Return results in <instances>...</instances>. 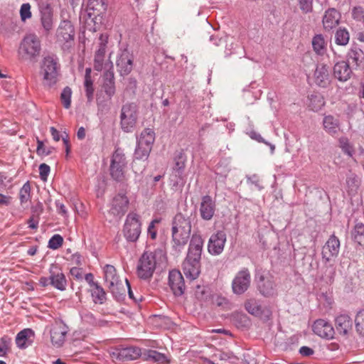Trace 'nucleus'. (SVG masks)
Segmentation results:
<instances>
[{
	"label": "nucleus",
	"instance_id": "nucleus-1",
	"mask_svg": "<svg viewBox=\"0 0 364 364\" xmlns=\"http://www.w3.org/2000/svg\"><path fill=\"white\" fill-rule=\"evenodd\" d=\"M203 247L202 237L193 234L190 241L187 256L182 264L183 273L187 278L195 279L199 276Z\"/></svg>",
	"mask_w": 364,
	"mask_h": 364
},
{
	"label": "nucleus",
	"instance_id": "nucleus-2",
	"mask_svg": "<svg viewBox=\"0 0 364 364\" xmlns=\"http://www.w3.org/2000/svg\"><path fill=\"white\" fill-rule=\"evenodd\" d=\"M165 260L166 255L161 250H156L154 252L145 251L140 257L137 263V276L141 279H150L156 267L164 262Z\"/></svg>",
	"mask_w": 364,
	"mask_h": 364
},
{
	"label": "nucleus",
	"instance_id": "nucleus-3",
	"mask_svg": "<svg viewBox=\"0 0 364 364\" xmlns=\"http://www.w3.org/2000/svg\"><path fill=\"white\" fill-rule=\"evenodd\" d=\"M60 65L58 57L55 55L45 56L41 63L40 74L45 87H54L59 80Z\"/></svg>",
	"mask_w": 364,
	"mask_h": 364
},
{
	"label": "nucleus",
	"instance_id": "nucleus-4",
	"mask_svg": "<svg viewBox=\"0 0 364 364\" xmlns=\"http://www.w3.org/2000/svg\"><path fill=\"white\" fill-rule=\"evenodd\" d=\"M41 52V43L35 34L26 35L21 41L18 53L21 60L36 62Z\"/></svg>",
	"mask_w": 364,
	"mask_h": 364
},
{
	"label": "nucleus",
	"instance_id": "nucleus-5",
	"mask_svg": "<svg viewBox=\"0 0 364 364\" xmlns=\"http://www.w3.org/2000/svg\"><path fill=\"white\" fill-rule=\"evenodd\" d=\"M105 284L109 291L117 299H121L125 295L126 288L117 274L113 265L106 264L103 268Z\"/></svg>",
	"mask_w": 364,
	"mask_h": 364
},
{
	"label": "nucleus",
	"instance_id": "nucleus-6",
	"mask_svg": "<svg viewBox=\"0 0 364 364\" xmlns=\"http://www.w3.org/2000/svg\"><path fill=\"white\" fill-rule=\"evenodd\" d=\"M129 200L124 193L115 195L109 203L106 219L109 222H118L124 215L129 208Z\"/></svg>",
	"mask_w": 364,
	"mask_h": 364
},
{
	"label": "nucleus",
	"instance_id": "nucleus-7",
	"mask_svg": "<svg viewBox=\"0 0 364 364\" xmlns=\"http://www.w3.org/2000/svg\"><path fill=\"white\" fill-rule=\"evenodd\" d=\"M56 42L64 51L70 50L75 45V31L71 21H61L56 31Z\"/></svg>",
	"mask_w": 364,
	"mask_h": 364
},
{
	"label": "nucleus",
	"instance_id": "nucleus-8",
	"mask_svg": "<svg viewBox=\"0 0 364 364\" xmlns=\"http://www.w3.org/2000/svg\"><path fill=\"white\" fill-rule=\"evenodd\" d=\"M138 117V107L135 103H126L122 107L120 125L123 132H132L135 127Z\"/></svg>",
	"mask_w": 364,
	"mask_h": 364
},
{
	"label": "nucleus",
	"instance_id": "nucleus-9",
	"mask_svg": "<svg viewBox=\"0 0 364 364\" xmlns=\"http://www.w3.org/2000/svg\"><path fill=\"white\" fill-rule=\"evenodd\" d=\"M141 223L140 216L135 212H130L126 218L123 234L129 242H136L141 234Z\"/></svg>",
	"mask_w": 364,
	"mask_h": 364
},
{
	"label": "nucleus",
	"instance_id": "nucleus-10",
	"mask_svg": "<svg viewBox=\"0 0 364 364\" xmlns=\"http://www.w3.org/2000/svg\"><path fill=\"white\" fill-rule=\"evenodd\" d=\"M127 161L123 151L117 148L112 154L110 164V174L117 181H122L124 178V168Z\"/></svg>",
	"mask_w": 364,
	"mask_h": 364
},
{
	"label": "nucleus",
	"instance_id": "nucleus-11",
	"mask_svg": "<svg viewBox=\"0 0 364 364\" xmlns=\"http://www.w3.org/2000/svg\"><path fill=\"white\" fill-rule=\"evenodd\" d=\"M151 148H148L136 142V146L134 154V160L132 168L136 174H141L145 170L146 166V161L148 159Z\"/></svg>",
	"mask_w": 364,
	"mask_h": 364
},
{
	"label": "nucleus",
	"instance_id": "nucleus-12",
	"mask_svg": "<svg viewBox=\"0 0 364 364\" xmlns=\"http://www.w3.org/2000/svg\"><path fill=\"white\" fill-rule=\"evenodd\" d=\"M251 274L247 268H242L234 277L232 282V292L237 295L244 294L250 287Z\"/></svg>",
	"mask_w": 364,
	"mask_h": 364
},
{
	"label": "nucleus",
	"instance_id": "nucleus-13",
	"mask_svg": "<svg viewBox=\"0 0 364 364\" xmlns=\"http://www.w3.org/2000/svg\"><path fill=\"white\" fill-rule=\"evenodd\" d=\"M38 9L41 26L48 33L53 26V11L49 0H39Z\"/></svg>",
	"mask_w": 364,
	"mask_h": 364
},
{
	"label": "nucleus",
	"instance_id": "nucleus-14",
	"mask_svg": "<svg viewBox=\"0 0 364 364\" xmlns=\"http://www.w3.org/2000/svg\"><path fill=\"white\" fill-rule=\"evenodd\" d=\"M69 331L68 326L63 321H55L50 330V341L56 348L61 347Z\"/></svg>",
	"mask_w": 364,
	"mask_h": 364
},
{
	"label": "nucleus",
	"instance_id": "nucleus-15",
	"mask_svg": "<svg viewBox=\"0 0 364 364\" xmlns=\"http://www.w3.org/2000/svg\"><path fill=\"white\" fill-rule=\"evenodd\" d=\"M340 247L339 239L334 234H332L322 247V259L327 262L337 257Z\"/></svg>",
	"mask_w": 364,
	"mask_h": 364
},
{
	"label": "nucleus",
	"instance_id": "nucleus-16",
	"mask_svg": "<svg viewBox=\"0 0 364 364\" xmlns=\"http://www.w3.org/2000/svg\"><path fill=\"white\" fill-rule=\"evenodd\" d=\"M141 355V350L136 346H119L116 348L112 353L113 358L122 361L133 360Z\"/></svg>",
	"mask_w": 364,
	"mask_h": 364
},
{
	"label": "nucleus",
	"instance_id": "nucleus-17",
	"mask_svg": "<svg viewBox=\"0 0 364 364\" xmlns=\"http://www.w3.org/2000/svg\"><path fill=\"white\" fill-rule=\"evenodd\" d=\"M226 242V234L223 230H218L213 234L208 241V250L212 255H220Z\"/></svg>",
	"mask_w": 364,
	"mask_h": 364
},
{
	"label": "nucleus",
	"instance_id": "nucleus-18",
	"mask_svg": "<svg viewBox=\"0 0 364 364\" xmlns=\"http://www.w3.org/2000/svg\"><path fill=\"white\" fill-rule=\"evenodd\" d=\"M313 80L317 86L323 88L328 87L331 82L328 66L323 63H318L314 70Z\"/></svg>",
	"mask_w": 364,
	"mask_h": 364
},
{
	"label": "nucleus",
	"instance_id": "nucleus-19",
	"mask_svg": "<svg viewBox=\"0 0 364 364\" xmlns=\"http://www.w3.org/2000/svg\"><path fill=\"white\" fill-rule=\"evenodd\" d=\"M168 285L175 296H181L184 293L185 282L180 271L173 269L169 272Z\"/></svg>",
	"mask_w": 364,
	"mask_h": 364
},
{
	"label": "nucleus",
	"instance_id": "nucleus-20",
	"mask_svg": "<svg viewBox=\"0 0 364 364\" xmlns=\"http://www.w3.org/2000/svg\"><path fill=\"white\" fill-rule=\"evenodd\" d=\"M216 210L215 201L210 196H204L200 203V215L204 220H210Z\"/></svg>",
	"mask_w": 364,
	"mask_h": 364
},
{
	"label": "nucleus",
	"instance_id": "nucleus-21",
	"mask_svg": "<svg viewBox=\"0 0 364 364\" xmlns=\"http://www.w3.org/2000/svg\"><path fill=\"white\" fill-rule=\"evenodd\" d=\"M312 330L315 334L326 339L333 338L335 333L331 323L321 318L314 321Z\"/></svg>",
	"mask_w": 364,
	"mask_h": 364
},
{
	"label": "nucleus",
	"instance_id": "nucleus-22",
	"mask_svg": "<svg viewBox=\"0 0 364 364\" xmlns=\"http://www.w3.org/2000/svg\"><path fill=\"white\" fill-rule=\"evenodd\" d=\"M133 55L127 49L124 50L117 60V67L122 75H127L133 68Z\"/></svg>",
	"mask_w": 364,
	"mask_h": 364
},
{
	"label": "nucleus",
	"instance_id": "nucleus-23",
	"mask_svg": "<svg viewBox=\"0 0 364 364\" xmlns=\"http://www.w3.org/2000/svg\"><path fill=\"white\" fill-rule=\"evenodd\" d=\"M50 274L51 286L61 291L67 288V279L60 269L56 265H52L49 269Z\"/></svg>",
	"mask_w": 364,
	"mask_h": 364
},
{
	"label": "nucleus",
	"instance_id": "nucleus-24",
	"mask_svg": "<svg viewBox=\"0 0 364 364\" xmlns=\"http://www.w3.org/2000/svg\"><path fill=\"white\" fill-rule=\"evenodd\" d=\"M99 48L95 53L94 68L97 71H101L103 67L104 58L106 51L108 36L106 34H101L99 38Z\"/></svg>",
	"mask_w": 364,
	"mask_h": 364
},
{
	"label": "nucleus",
	"instance_id": "nucleus-25",
	"mask_svg": "<svg viewBox=\"0 0 364 364\" xmlns=\"http://www.w3.org/2000/svg\"><path fill=\"white\" fill-rule=\"evenodd\" d=\"M333 70L334 77L340 82H346L353 73L348 63L344 60L336 63Z\"/></svg>",
	"mask_w": 364,
	"mask_h": 364
},
{
	"label": "nucleus",
	"instance_id": "nucleus-26",
	"mask_svg": "<svg viewBox=\"0 0 364 364\" xmlns=\"http://www.w3.org/2000/svg\"><path fill=\"white\" fill-rule=\"evenodd\" d=\"M340 12L334 8H331L325 11L323 17V25L326 30H331L337 26L341 19Z\"/></svg>",
	"mask_w": 364,
	"mask_h": 364
},
{
	"label": "nucleus",
	"instance_id": "nucleus-27",
	"mask_svg": "<svg viewBox=\"0 0 364 364\" xmlns=\"http://www.w3.org/2000/svg\"><path fill=\"white\" fill-rule=\"evenodd\" d=\"M35 333L31 328H25L17 333L16 344L18 348L25 349L31 346L34 339Z\"/></svg>",
	"mask_w": 364,
	"mask_h": 364
},
{
	"label": "nucleus",
	"instance_id": "nucleus-28",
	"mask_svg": "<svg viewBox=\"0 0 364 364\" xmlns=\"http://www.w3.org/2000/svg\"><path fill=\"white\" fill-rule=\"evenodd\" d=\"M257 286L260 293L265 296H272L275 294V284L271 277L260 275Z\"/></svg>",
	"mask_w": 364,
	"mask_h": 364
},
{
	"label": "nucleus",
	"instance_id": "nucleus-29",
	"mask_svg": "<svg viewBox=\"0 0 364 364\" xmlns=\"http://www.w3.org/2000/svg\"><path fill=\"white\" fill-rule=\"evenodd\" d=\"M172 230L191 233V223L189 218L185 217L181 213L176 214L173 218Z\"/></svg>",
	"mask_w": 364,
	"mask_h": 364
},
{
	"label": "nucleus",
	"instance_id": "nucleus-30",
	"mask_svg": "<svg viewBox=\"0 0 364 364\" xmlns=\"http://www.w3.org/2000/svg\"><path fill=\"white\" fill-rule=\"evenodd\" d=\"M352 320L347 314H341L335 319V326L340 334L347 335L352 328Z\"/></svg>",
	"mask_w": 364,
	"mask_h": 364
},
{
	"label": "nucleus",
	"instance_id": "nucleus-31",
	"mask_svg": "<svg viewBox=\"0 0 364 364\" xmlns=\"http://www.w3.org/2000/svg\"><path fill=\"white\" fill-rule=\"evenodd\" d=\"M107 0H89L87 9L89 15L95 17L103 15L107 11Z\"/></svg>",
	"mask_w": 364,
	"mask_h": 364
},
{
	"label": "nucleus",
	"instance_id": "nucleus-32",
	"mask_svg": "<svg viewBox=\"0 0 364 364\" xmlns=\"http://www.w3.org/2000/svg\"><path fill=\"white\" fill-rule=\"evenodd\" d=\"M323 125L324 130L331 135H334L340 130L339 119L332 115L323 117Z\"/></svg>",
	"mask_w": 364,
	"mask_h": 364
},
{
	"label": "nucleus",
	"instance_id": "nucleus-33",
	"mask_svg": "<svg viewBox=\"0 0 364 364\" xmlns=\"http://www.w3.org/2000/svg\"><path fill=\"white\" fill-rule=\"evenodd\" d=\"M104 82L102 89L107 95L108 100H110L115 93V85L114 73L111 71H107L104 74Z\"/></svg>",
	"mask_w": 364,
	"mask_h": 364
},
{
	"label": "nucleus",
	"instance_id": "nucleus-34",
	"mask_svg": "<svg viewBox=\"0 0 364 364\" xmlns=\"http://www.w3.org/2000/svg\"><path fill=\"white\" fill-rule=\"evenodd\" d=\"M154 141L155 132L153 129L146 128L141 132L139 136L137 138L136 142L152 149Z\"/></svg>",
	"mask_w": 364,
	"mask_h": 364
},
{
	"label": "nucleus",
	"instance_id": "nucleus-35",
	"mask_svg": "<svg viewBox=\"0 0 364 364\" xmlns=\"http://www.w3.org/2000/svg\"><path fill=\"white\" fill-rule=\"evenodd\" d=\"M84 87L85 95L87 97V103H91L94 99V87L93 81L91 77V69L86 68L84 80Z\"/></svg>",
	"mask_w": 364,
	"mask_h": 364
},
{
	"label": "nucleus",
	"instance_id": "nucleus-36",
	"mask_svg": "<svg viewBox=\"0 0 364 364\" xmlns=\"http://www.w3.org/2000/svg\"><path fill=\"white\" fill-rule=\"evenodd\" d=\"M309 107L314 112H318L324 106L325 100L320 94H312L309 97Z\"/></svg>",
	"mask_w": 364,
	"mask_h": 364
},
{
	"label": "nucleus",
	"instance_id": "nucleus-37",
	"mask_svg": "<svg viewBox=\"0 0 364 364\" xmlns=\"http://www.w3.org/2000/svg\"><path fill=\"white\" fill-rule=\"evenodd\" d=\"M351 237L353 240L360 245H364V224L358 223L355 225L352 232Z\"/></svg>",
	"mask_w": 364,
	"mask_h": 364
},
{
	"label": "nucleus",
	"instance_id": "nucleus-38",
	"mask_svg": "<svg viewBox=\"0 0 364 364\" xmlns=\"http://www.w3.org/2000/svg\"><path fill=\"white\" fill-rule=\"evenodd\" d=\"M170 184L175 188L182 187L185 183L184 171L171 170L169 176Z\"/></svg>",
	"mask_w": 364,
	"mask_h": 364
},
{
	"label": "nucleus",
	"instance_id": "nucleus-39",
	"mask_svg": "<svg viewBox=\"0 0 364 364\" xmlns=\"http://www.w3.org/2000/svg\"><path fill=\"white\" fill-rule=\"evenodd\" d=\"M91 296L95 304H102L106 301V293L99 284L91 289Z\"/></svg>",
	"mask_w": 364,
	"mask_h": 364
},
{
	"label": "nucleus",
	"instance_id": "nucleus-40",
	"mask_svg": "<svg viewBox=\"0 0 364 364\" xmlns=\"http://www.w3.org/2000/svg\"><path fill=\"white\" fill-rule=\"evenodd\" d=\"M191 233L183 232L179 230H172V238L174 245L178 247H183L188 242Z\"/></svg>",
	"mask_w": 364,
	"mask_h": 364
},
{
	"label": "nucleus",
	"instance_id": "nucleus-41",
	"mask_svg": "<svg viewBox=\"0 0 364 364\" xmlns=\"http://www.w3.org/2000/svg\"><path fill=\"white\" fill-rule=\"evenodd\" d=\"M245 308L248 313L254 316H259L262 313L261 305L254 299L247 300L245 303Z\"/></svg>",
	"mask_w": 364,
	"mask_h": 364
},
{
	"label": "nucleus",
	"instance_id": "nucleus-42",
	"mask_svg": "<svg viewBox=\"0 0 364 364\" xmlns=\"http://www.w3.org/2000/svg\"><path fill=\"white\" fill-rule=\"evenodd\" d=\"M350 40V34L346 28H338L335 33V42L338 46H346Z\"/></svg>",
	"mask_w": 364,
	"mask_h": 364
},
{
	"label": "nucleus",
	"instance_id": "nucleus-43",
	"mask_svg": "<svg viewBox=\"0 0 364 364\" xmlns=\"http://www.w3.org/2000/svg\"><path fill=\"white\" fill-rule=\"evenodd\" d=\"M186 162V156L182 151L176 153L173 158V166L171 170L184 171Z\"/></svg>",
	"mask_w": 364,
	"mask_h": 364
},
{
	"label": "nucleus",
	"instance_id": "nucleus-44",
	"mask_svg": "<svg viewBox=\"0 0 364 364\" xmlns=\"http://www.w3.org/2000/svg\"><path fill=\"white\" fill-rule=\"evenodd\" d=\"M312 46L314 50L318 55L324 53L326 49V43L323 36L321 34L316 35L312 39Z\"/></svg>",
	"mask_w": 364,
	"mask_h": 364
},
{
	"label": "nucleus",
	"instance_id": "nucleus-45",
	"mask_svg": "<svg viewBox=\"0 0 364 364\" xmlns=\"http://www.w3.org/2000/svg\"><path fill=\"white\" fill-rule=\"evenodd\" d=\"M31 199V185L28 181L25 183L19 191V200L21 204L27 203Z\"/></svg>",
	"mask_w": 364,
	"mask_h": 364
},
{
	"label": "nucleus",
	"instance_id": "nucleus-46",
	"mask_svg": "<svg viewBox=\"0 0 364 364\" xmlns=\"http://www.w3.org/2000/svg\"><path fill=\"white\" fill-rule=\"evenodd\" d=\"M71 96H72V90L69 87H65L61 94H60V100L65 109H69L71 105Z\"/></svg>",
	"mask_w": 364,
	"mask_h": 364
},
{
	"label": "nucleus",
	"instance_id": "nucleus-47",
	"mask_svg": "<svg viewBox=\"0 0 364 364\" xmlns=\"http://www.w3.org/2000/svg\"><path fill=\"white\" fill-rule=\"evenodd\" d=\"M144 356H146V359L151 360L159 363H164L166 360V357L164 354L154 350H147L144 353Z\"/></svg>",
	"mask_w": 364,
	"mask_h": 364
},
{
	"label": "nucleus",
	"instance_id": "nucleus-48",
	"mask_svg": "<svg viewBox=\"0 0 364 364\" xmlns=\"http://www.w3.org/2000/svg\"><path fill=\"white\" fill-rule=\"evenodd\" d=\"M355 323L358 333L364 336V310L358 311L355 316Z\"/></svg>",
	"mask_w": 364,
	"mask_h": 364
},
{
	"label": "nucleus",
	"instance_id": "nucleus-49",
	"mask_svg": "<svg viewBox=\"0 0 364 364\" xmlns=\"http://www.w3.org/2000/svg\"><path fill=\"white\" fill-rule=\"evenodd\" d=\"M339 144L343 152L349 157H352L354 154V148L350 144L348 139L347 138H341L339 139Z\"/></svg>",
	"mask_w": 364,
	"mask_h": 364
},
{
	"label": "nucleus",
	"instance_id": "nucleus-50",
	"mask_svg": "<svg viewBox=\"0 0 364 364\" xmlns=\"http://www.w3.org/2000/svg\"><path fill=\"white\" fill-rule=\"evenodd\" d=\"M336 275V268L333 265H326L324 267V272L322 274V279L325 282H332Z\"/></svg>",
	"mask_w": 364,
	"mask_h": 364
},
{
	"label": "nucleus",
	"instance_id": "nucleus-51",
	"mask_svg": "<svg viewBox=\"0 0 364 364\" xmlns=\"http://www.w3.org/2000/svg\"><path fill=\"white\" fill-rule=\"evenodd\" d=\"M11 344V338L7 336L0 339V357L5 356L9 351Z\"/></svg>",
	"mask_w": 364,
	"mask_h": 364
},
{
	"label": "nucleus",
	"instance_id": "nucleus-52",
	"mask_svg": "<svg viewBox=\"0 0 364 364\" xmlns=\"http://www.w3.org/2000/svg\"><path fill=\"white\" fill-rule=\"evenodd\" d=\"M348 55L349 59L351 60L353 63H355L356 65H358L362 58L363 51L360 48L354 47L350 48Z\"/></svg>",
	"mask_w": 364,
	"mask_h": 364
},
{
	"label": "nucleus",
	"instance_id": "nucleus-53",
	"mask_svg": "<svg viewBox=\"0 0 364 364\" xmlns=\"http://www.w3.org/2000/svg\"><path fill=\"white\" fill-rule=\"evenodd\" d=\"M31 9V7L29 3H24L21 6L19 12L22 21L26 22V20L30 19L32 17Z\"/></svg>",
	"mask_w": 364,
	"mask_h": 364
},
{
	"label": "nucleus",
	"instance_id": "nucleus-54",
	"mask_svg": "<svg viewBox=\"0 0 364 364\" xmlns=\"http://www.w3.org/2000/svg\"><path fill=\"white\" fill-rule=\"evenodd\" d=\"M63 243V237L55 234L49 240L48 247L51 250H57L62 246Z\"/></svg>",
	"mask_w": 364,
	"mask_h": 364
},
{
	"label": "nucleus",
	"instance_id": "nucleus-55",
	"mask_svg": "<svg viewBox=\"0 0 364 364\" xmlns=\"http://www.w3.org/2000/svg\"><path fill=\"white\" fill-rule=\"evenodd\" d=\"M54 150L53 147L46 148L43 142L39 139L37 140V149L36 153L38 156H46L52 154Z\"/></svg>",
	"mask_w": 364,
	"mask_h": 364
},
{
	"label": "nucleus",
	"instance_id": "nucleus-56",
	"mask_svg": "<svg viewBox=\"0 0 364 364\" xmlns=\"http://www.w3.org/2000/svg\"><path fill=\"white\" fill-rule=\"evenodd\" d=\"M81 319L83 322L90 325H96L97 319L92 313L87 310L82 311L80 313Z\"/></svg>",
	"mask_w": 364,
	"mask_h": 364
},
{
	"label": "nucleus",
	"instance_id": "nucleus-57",
	"mask_svg": "<svg viewBox=\"0 0 364 364\" xmlns=\"http://www.w3.org/2000/svg\"><path fill=\"white\" fill-rule=\"evenodd\" d=\"M161 220V218H155L152 220L149 225L147 233L150 238L152 240H155L156 238L157 230L156 229V225L159 224Z\"/></svg>",
	"mask_w": 364,
	"mask_h": 364
},
{
	"label": "nucleus",
	"instance_id": "nucleus-58",
	"mask_svg": "<svg viewBox=\"0 0 364 364\" xmlns=\"http://www.w3.org/2000/svg\"><path fill=\"white\" fill-rule=\"evenodd\" d=\"M313 1L314 0H299V9L304 14L312 12Z\"/></svg>",
	"mask_w": 364,
	"mask_h": 364
},
{
	"label": "nucleus",
	"instance_id": "nucleus-59",
	"mask_svg": "<svg viewBox=\"0 0 364 364\" xmlns=\"http://www.w3.org/2000/svg\"><path fill=\"white\" fill-rule=\"evenodd\" d=\"M352 18L357 21H362L364 18V8L357 6L353 8L351 11Z\"/></svg>",
	"mask_w": 364,
	"mask_h": 364
},
{
	"label": "nucleus",
	"instance_id": "nucleus-60",
	"mask_svg": "<svg viewBox=\"0 0 364 364\" xmlns=\"http://www.w3.org/2000/svg\"><path fill=\"white\" fill-rule=\"evenodd\" d=\"M50 166L46 164H41L39 166V173L41 180L46 181L50 173Z\"/></svg>",
	"mask_w": 364,
	"mask_h": 364
},
{
	"label": "nucleus",
	"instance_id": "nucleus-61",
	"mask_svg": "<svg viewBox=\"0 0 364 364\" xmlns=\"http://www.w3.org/2000/svg\"><path fill=\"white\" fill-rule=\"evenodd\" d=\"M56 210L59 214L63 215H66L68 213L67 209L63 203L60 202V200H56L55 203Z\"/></svg>",
	"mask_w": 364,
	"mask_h": 364
},
{
	"label": "nucleus",
	"instance_id": "nucleus-62",
	"mask_svg": "<svg viewBox=\"0 0 364 364\" xmlns=\"http://www.w3.org/2000/svg\"><path fill=\"white\" fill-rule=\"evenodd\" d=\"M70 272L71 275L76 278L77 279H82V269L78 267H73L70 269Z\"/></svg>",
	"mask_w": 364,
	"mask_h": 364
},
{
	"label": "nucleus",
	"instance_id": "nucleus-63",
	"mask_svg": "<svg viewBox=\"0 0 364 364\" xmlns=\"http://www.w3.org/2000/svg\"><path fill=\"white\" fill-rule=\"evenodd\" d=\"M11 199L12 198L11 196L0 193V205H9L11 202Z\"/></svg>",
	"mask_w": 364,
	"mask_h": 364
},
{
	"label": "nucleus",
	"instance_id": "nucleus-64",
	"mask_svg": "<svg viewBox=\"0 0 364 364\" xmlns=\"http://www.w3.org/2000/svg\"><path fill=\"white\" fill-rule=\"evenodd\" d=\"M299 353L304 356H310L314 354V350L308 346H302L299 349Z\"/></svg>",
	"mask_w": 364,
	"mask_h": 364
}]
</instances>
